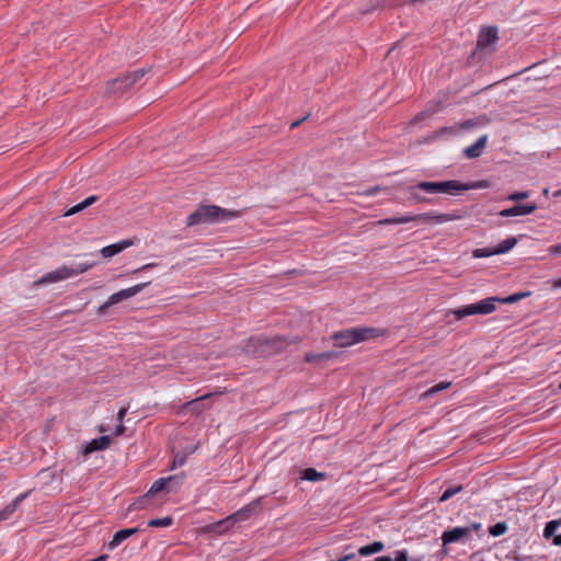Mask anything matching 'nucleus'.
<instances>
[{
	"label": "nucleus",
	"instance_id": "obj_45",
	"mask_svg": "<svg viewBox=\"0 0 561 561\" xmlns=\"http://www.w3.org/2000/svg\"><path fill=\"white\" fill-rule=\"evenodd\" d=\"M375 561H386V556L378 557Z\"/></svg>",
	"mask_w": 561,
	"mask_h": 561
},
{
	"label": "nucleus",
	"instance_id": "obj_11",
	"mask_svg": "<svg viewBox=\"0 0 561 561\" xmlns=\"http://www.w3.org/2000/svg\"><path fill=\"white\" fill-rule=\"evenodd\" d=\"M260 504V499L251 502L241 510L228 516L225 520H221L219 525L232 526L237 522H244L249 519L255 512Z\"/></svg>",
	"mask_w": 561,
	"mask_h": 561
},
{
	"label": "nucleus",
	"instance_id": "obj_16",
	"mask_svg": "<svg viewBox=\"0 0 561 561\" xmlns=\"http://www.w3.org/2000/svg\"><path fill=\"white\" fill-rule=\"evenodd\" d=\"M488 142V136L483 135L480 138L476 140L474 144L467 147L463 152L467 158L474 159L482 154L483 150L485 149Z\"/></svg>",
	"mask_w": 561,
	"mask_h": 561
},
{
	"label": "nucleus",
	"instance_id": "obj_38",
	"mask_svg": "<svg viewBox=\"0 0 561 561\" xmlns=\"http://www.w3.org/2000/svg\"><path fill=\"white\" fill-rule=\"evenodd\" d=\"M156 266H157L156 263H148V264H145L141 267L135 270L133 273L136 274V273L142 272V271H147V270L153 268Z\"/></svg>",
	"mask_w": 561,
	"mask_h": 561
},
{
	"label": "nucleus",
	"instance_id": "obj_36",
	"mask_svg": "<svg viewBox=\"0 0 561 561\" xmlns=\"http://www.w3.org/2000/svg\"><path fill=\"white\" fill-rule=\"evenodd\" d=\"M185 462V456H175L173 462H172V466H171V469H175L178 466L181 467L183 466Z\"/></svg>",
	"mask_w": 561,
	"mask_h": 561
},
{
	"label": "nucleus",
	"instance_id": "obj_30",
	"mask_svg": "<svg viewBox=\"0 0 561 561\" xmlns=\"http://www.w3.org/2000/svg\"><path fill=\"white\" fill-rule=\"evenodd\" d=\"M528 295H529V293H515V294L510 295L507 297L500 298V300L497 302H501V304H514V302H517L520 299L527 297Z\"/></svg>",
	"mask_w": 561,
	"mask_h": 561
},
{
	"label": "nucleus",
	"instance_id": "obj_47",
	"mask_svg": "<svg viewBox=\"0 0 561 561\" xmlns=\"http://www.w3.org/2000/svg\"><path fill=\"white\" fill-rule=\"evenodd\" d=\"M559 388L561 389V382H560V386H559Z\"/></svg>",
	"mask_w": 561,
	"mask_h": 561
},
{
	"label": "nucleus",
	"instance_id": "obj_37",
	"mask_svg": "<svg viewBox=\"0 0 561 561\" xmlns=\"http://www.w3.org/2000/svg\"><path fill=\"white\" fill-rule=\"evenodd\" d=\"M548 252L552 255H561V243L553 244L548 248Z\"/></svg>",
	"mask_w": 561,
	"mask_h": 561
},
{
	"label": "nucleus",
	"instance_id": "obj_15",
	"mask_svg": "<svg viewBox=\"0 0 561 561\" xmlns=\"http://www.w3.org/2000/svg\"><path fill=\"white\" fill-rule=\"evenodd\" d=\"M141 531L140 527H134V528H124L118 531H116L112 538V540L107 543V548L110 550H114L117 548L124 540L131 537L133 535Z\"/></svg>",
	"mask_w": 561,
	"mask_h": 561
},
{
	"label": "nucleus",
	"instance_id": "obj_18",
	"mask_svg": "<svg viewBox=\"0 0 561 561\" xmlns=\"http://www.w3.org/2000/svg\"><path fill=\"white\" fill-rule=\"evenodd\" d=\"M497 39V28L496 27H488L484 28L479 35L478 45L481 47L493 44Z\"/></svg>",
	"mask_w": 561,
	"mask_h": 561
},
{
	"label": "nucleus",
	"instance_id": "obj_42",
	"mask_svg": "<svg viewBox=\"0 0 561 561\" xmlns=\"http://www.w3.org/2000/svg\"><path fill=\"white\" fill-rule=\"evenodd\" d=\"M375 8H376V3L374 2V3H371L370 7H367V8L362 7V8H359V12H360V14H367V13H369Z\"/></svg>",
	"mask_w": 561,
	"mask_h": 561
},
{
	"label": "nucleus",
	"instance_id": "obj_8",
	"mask_svg": "<svg viewBox=\"0 0 561 561\" xmlns=\"http://www.w3.org/2000/svg\"><path fill=\"white\" fill-rule=\"evenodd\" d=\"M147 69L141 68L129 72L121 78H116L107 83L106 92L111 94H122L138 82L146 73Z\"/></svg>",
	"mask_w": 561,
	"mask_h": 561
},
{
	"label": "nucleus",
	"instance_id": "obj_9",
	"mask_svg": "<svg viewBox=\"0 0 561 561\" xmlns=\"http://www.w3.org/2000/svg\"><path fill=\"white\" fill-rule=\"evenodd\" d=\"M149 284H150V282L148 280V282L131 286L129 288L122 289V290L111 295L108 297V299L98 308V313L100 316L104 314L107 308H110L111 306L116 305L123 300H126V299H129V298L136 296L141 290H144Z\"/></svg>",
	"mask_w": 561,
	"mask_h": 561
},
{
	"label": "nucleus",
	"instance_id": "obj_24",
	"mask_svg": "<svg viewBox=\"0 0 561 561\" xmlns=\"http://www.w3.org/2000/svg\"><path fill=\"white\" fill-rule=\"evenodd\" d=\"M517 243V239L515 237L507 238L500 242L495 248V252L497 254H504L511 251Z\"/></svg>",
	"mask_w": 561,
	"mask_h": 561
},
{
	"label": "nucleus",
	"instance_id": "obj_21",
	"mask_svg": "<svg viewBox=\"0 0 561 561\" xmlns=\"http://www.w3.org/2000/svg\"><path fill=\"white\" fill-rule=\"evenodd\" d=\"M383 548H385L383 542H381V541H375V542H373V543H370V545H367V546L360 547V548L357 550V553H358L360 557H367V556H370V554H374V553L380 552Z\"/></svg>",
	"mask_w": 561,
	"mask_h": 561
},
{
	"label": "nucleus",
	"instance_id": "obj_29",
	"mask_svg": "<svg viewBox=\"0 0 561 561\" xmlns=\"http://www.w3.org/2000/svg\"><path fill=\"white\" fill-rule=\"evenodd\" d=\"M508 527L505 523L500 522L490 527L489 533L493 537H499L507 531Z\"/></svg>",
	"mask_w": 561,
	"mask_h": 561
},
{
	"label": "nucleus",
	"instance_id": "obj_6",
	"mask_svg": "<svg viewBox=\"0 0 561 561\" xmlns=\"http://www.w3.org/2000/svg\"><path fill=\"white\" fill-rule=\"evenodd\" d=\"M183 482V473L180 476H170L167 478H160L156 480L149 491L141 497H139L136 502H134L129 506V511L138 510L144 507V502L151 495H154L162 491H173L174 489H178Z\"/></svg>",
	"mask_w": 561,
	"mask_h": 561
},
{
	"label": "nucleus",
	"instance_id": "obj_34",
	"mask_svg": "<svg viewBox=\"0 0 561 561\" xmlns=\"http://www.w3.org/2000/svg\"><path fill=\"white\" fill-rule=\"evenodd\" d=\"M528 197H529V192L528 191H523V192H514V193L510 194L507 196V199L508 201H513V202H517V201L526 199Z\"/></svg>",
	"mask_w": 561,
	"mask_h": 561
},
{
	"label": "nucleus",
	"instance_id": "obj_20",
	"mask_svg": "<svg viewBox=\"0 0 561 561\" xmlns=\"http://www.w3.org/2000/svg\"><path fill=\"white\" fill-rule=\"evenodd\" d=\"M336 357V352L329 351L322 353H307L305 355V360L307 363H319L330 360Z\"/></svg>",
	"mask_w": 561,
	"mask_h": 561
},
{
	"label": "nucleus",
	"instance_id": "obj_4",
	"mask_svg": "<svg viewBox=\"0 0 561 561\" xmlns=\"http://www.w3.org/2000/svg\"><path fill=\"white\" fill-rule=\"evenodd\" d=\"M94 262L78 263L75 267H68L66 265H62L55 271L46 273L42 278L34 282V286L57 283L77 276L89 271L91 267L94 266Z\"/></svg>",
	"mask_w": 561,
	"mask_h": 561
},
{
	"label": "nucleus",
	"instance_id": "obj_40",
	"mask_svg": "<svg viewBox=\"0 0 561 561\" xmlns=\"http://www.w3.org/2000/svg\"><path fill=\"white\" fill-rule=\"evenodd\" d=\"M127 410H128L127 408H121L118 410V412H117V421L118 422H121V423L123 422V420H124V417H125V415L127 413Z\"/></svg>",
	"mask_w": 561,
	"mask_h": 561
},
{
	"label": "nucleus",
	"instance_id": "obj_27",
	"mask_svg": "<svg viewBox=\"0 0 561 561\" xmlns=\"http://www.w3.org/2000/svg\"><path fill=\"white\" fill-rule=\"evenodd\" d=\"M492 255H497V252H495V248H491V247H488V248H479V249H474L472 251V256L476 257V259H481V257H489V256H492Z\"/></svg>",
	"mask_w": 561,
	"mask_h": 561
},
{
	"label": "nucleus",
	"instance_id": "obj_43",
	"mask_svg": "<svg viewBox=\"0 0 561 561\" xmlns=\"http://www.w3.org/2000/svg\"><path fill=\"white\" fill-rule=\"evenodd\" d=\"M553 545L561 546V534L553 537Z\"/></svg>",
	"mask_w": 561,
	"mask_h": 561
},
{
	"label": "nucleus",
	"instance_id": "obj_19",
	"mask_svg": "<svg viewBox=\"0 0 561 561\" xmlns=\"http://www.w3.org/2000/svg\"><path fill=\"white\" fill-rule=\"evenodd\" d=\"M27 493L21 494L0 511V520L8 519L19 507L20 503L26 497Z\"/></svg>",
	"mask_w": 561,
	"mask_h": 561
},
{
	"label": "nucleus",
	"instance_id": "obj_7",
	"mask_svg": "<svg viewBox=\"0 0 561 561\" xmlns=\"http://www.w3.org/2000/svg\"><path fill=\"white\" fill-rule=\"evenodd\" d=\"M459 217L453 214H438L435 211L430 213H422L416 215H404L400 217H392L388 218V225L389 224H407L410 221H419V222H426L428 220L434 219L436 222H447L458 219Z\"/></svg>",
	"mask_w": 561,
	"mask_h": 561
},
{
	"label": "nucleus",
	"instance_id": "obj_22",
	"mask_svg": "<svg viewBox=\"0 0 561 561\" xmlns=\"http://www.w3.org/2000/svg\"><path fill=\"white\" fill-rule=\"evenodd\" d=\"M98 201V196L95 195H92V196H89L88 198H85L83 202L75 205L73 207L69 208L66 213H65V216H71V215H75L83 209H85L87 207L91 206L94 202Z\"/></svg>",
	"mask_w": 561,
	"mask_h": 561
},
{
	"label": "nucleus",
	"instance_id": "obj_23",
	"mask_svg": "<svg viewBox=\"0 0 561 561\" xmlns=\"http://www.w3.org/2000/svg\"><path fill=\"white\" fill-rule=\"evenodd\" d=\"M324 478H325V473L318 472L313 468H307L301 471V479H304V480L316 482V481L323 480Z\"/></svg>",
	"mask_w": 561,
	"mask_h": 561
},
{
	"label": "nucleus",
	"instance_id": "obj_46",
	"mask_svg": "<svg viewBox=\"0 0 561 561\" xmlns=\"http://www.w3.org/2000/svg\"><path fill=\"white\" fill-rule=\"evenodd\" d=\"M472 528H473V529H476V530H478V529L480 528V524H473V525H472Z\"/></svg>",
	"mask_w": 561,
	"mask_h": 561
},
{
	"label": "nucleus",
	"instance_id": "obj_25",
	"mask_svg": "<svg viewBox=\"0 0 561 561\" xmlns=\"http://www.w3.org/2000/svg\"><path fill=\"white\" fill-rule=\"evenodd\" d=\"M211 396H213V393H207V394L201 396L199 398L188 401L185 405L187 408H190L193 412L201 413L205 409L202 401L210 398Z\"/></svg>",
	"mask_w": 561,
	"mask_h": 561
},
{
	"label": "nucleus",
	"instance_id": "obj_1",
	"mask_svg": "<svg viewBox=\"0 0 561 561\" xmlns=\"http://www.w3.org/2000/svg\"><path fill=\"white\" fill-rule=\"evenodd\" d=\"M300 337L288 339L286 336L275 335L272 337H265L263 335L250 337L243 350L247 354L265 357L278 354L285 351L290 344L299 343Z\"/></svg>",
	"mask_w": 561,
	"mask_h": 561
},
{
	"label": "nucleus",
	"instance_id": "obj_26",
	"mask_svg": "<svg viewBox=\"0 0 561 561\" xmlns=\"http://www.w3.org/2000/svg\"><path fill=\"white\" fill-rule=\"evenodd\" d=\"M201 224H205V221L203 219V214L201 211V208H197L194 213H192L191 215L187 216L186 225H187V227H192V226H196V225H201Z\"/></svg>",
	"mask_w": 561,
	"mask_h": 561
},
{
	"label": "nucleus",
	"instance_id": "obj_31",
	"mask_svg": "<svg viewBox=\"0 0 561 561\" xmlns=\"http://www.w3.org/2000/svg\"><path fill=\"white\" fill-rule=\"evenodd\" d=\"M558 526H559V523L557 520H551V522L547 523L545 526V529H543V537L547 539L554 537Z\"/></svg>",
	"mask_w": 561,
	"mask_h": 561
},
{
	"label": "nucleus",
	"instance_id": "obj_13",
	"mask_svg": "<svg viewBox=\"0 0 561 561\" xmlns=\"http://www.w3.org/2000/svg\"><path fill=\"white\" fill-rule=\"evenodd\" d=\"M537 209L536 204L515 205L500 211L501 217H517L533 214Z\"/></svg>",
	"mask_w": 561,
	"mask_h": 561
},
{
	"label": "nucleus",
	"instance_id": "obj_14",
	"mask_svg": "<svg viewBox=\"0 0 561 561\" xmlns=\"http://www.w3.org/2000/svg\"><path fill=\"white\" fill-rule=\"evenodd\" d=\"M111 442V437L106 435L94 438L83 446L82 454L87 456L98 450H105L110 447Z\"/></svg>",
	"mask_w": 561,
	"mask_h": 561
},
{
	"label": "nucleus",
	"instance_id": "obj_5",
	"mask_svg": "<svg viewBox=\"0 0 561 561\" xmlns=\"http://www.w3.org/2000/svg\"><path fill=\"white\" fill-rule=\"evenodd\" d=\"M500 297H488L474 304L462 306L458 309L450 310L449 313L454 314L457 320H461L465 317L476 314H490L496 310V304Z\"/></svg>",
	"mask_w": 561,
	"mask_h": 561
},
{
	"label": "nucleus",
	"instance_id": "obj_3",
	"mask_svg": "<svg viewBox=\"0 0 561 561\" xmlns=\"http://www.w3.org/2000/svg\"><path fill=\"white\" fill-rule=\"evenodd\" d=\"M382 334L375 328L356 327L334 332L331 339L336 347H348L356 343L368 341Z\"/></svg>",
	"mask_w": 561,
	"mask_h": 561
},
{
	"label": "nucleus",
	"instance_id": "obj_17",
	"mask_svg": "<svg viewBox=\"0 0 561 561\" xmlns=\"http://www.w3.org/2000/svg\"><path fill=\"white\" fill-rule=\"evenodd\" d=\"M130 245H133V241L131 240H122V241H119L117 243H113V244L104 247L101 250V254H102L103 257H106V259L107 257H112V256L121 253L125 249L129 248Z\"/></svg>",
	"mask_w": 561,
	"mask_h": 561
},
{
	"label": "nucleus",
	"instance_id": "obj_12",
	"mask_svg": "<svg viewBox=\"0 0 561 561\" xmlns=\"http://www.w3.org/2000/svg\"><path fill=\"white\" fill-rule=\"evenodd\" d=\"M471 533V527H454L446 530L442 535V541L444 546L458 542L466 538Z\"/></svg>",
	"mask_w": 561,
	"mask_h": 561
},
{
	"label": "nucleus",
	"instance_id": "obj_41",
	"mask_svg": "<svg viewBox=\"0 0 561 561\" xmlns=\"http://www.w3.org/2000/svg\"><path fill=\"white\" fill-rule=\"evenodd\" d=\"M310 115L307 114L305 117H302L301 119H298V121H295L290 124V129H295L297 128L302 122H305Z\"/></svg>",
	"mask_w": 561,
	"mask_h": 561
},
{
	"label": "nucleus",
	"instance_id": "obj_44",
	"mask_svg": "<svg viewBox=\"0 0 561 561\" xmlns=\"http://www.w3.org/2000/svg\"><path fill=\"white\" fill-rule=\"evenodd\" d=\"M554 288H561V277L553 282L552 285Z\"/></svg>",
	"mask_w": 561,
	"mask_h": 561
},
{
	"label": "nucleus",
	"instance_id": "obj_28",
	"mask_svg": "<svg viewBox=\"0 0 561 561\" xmlns=\"http://www.w3.org/2000/svg\"><path fill=\"white\" fill-rule=\"evenodd\" d=\"M173 523V518L170 516L163 518H153L147 523L148 527H169Z\"/></svg>",
	"mask_w": 561,
	"mask_h": 561
},
{
	"label": "nucleus",
	"instance_id": "obj_2",
	"mask_svg": "<svg viewBox=\"0 0 561 561\" xmlns=\"http://www.w3.org/2000/svg\"><path fill=\"white\" fill-rule=\"evenodd\" d=\"M486 185L483 182L460 183L456 180L442 181V182H420L411 188V194L419 201H424V197L417 194V191L426 194H447L454 195L458 192L483 188Z\"/></svg>",
	"mask_w": 561,
	"mask_h": 561
},
{
	"label": "nucleus",
	"instance_id": "obj_35",
	"mask_svg": "<svg viewBox=\"0 0 561 561\" xmlns=\"http://www.w3.org/2000/svg\"><path fill=\"white\" fill-rule=\"evenodd\" d=\"M388 561H408V553L404 550L394 551L393 558L388 557Z\"/></svg>",
	"mask_w": 561,
	"mask_h": 561
},
{
	"label": "nucleus",
	"instance_id": "obj_39",
	"mask_svg": "<svg viewBox=\"0 0 561 561\" xmlns=\"http://www.w3.org/2000/svg\"><path fill=\"white\" fill-rule=\"evenodd\" d=\"M125 430H126V428H125V426L123 425V422H122V423H121V422H118V425L115 427L114 434H115L116 436H121V435H123V434L125 433Z\"/></svg>",
	"mask_w": 561,
	"mask_h": 561
},
{
	"label": "nucleus",
	"instance_id": "obj_10",
	"mask_svg": "<svg viewBox=\"0 0 561 561\" xmlns=\"http://www.w3.org/2000/svg\"><path fill=\"white\" fill-rule=\"evenodd\" d=\"M205 224L227 221L239 216V211H231L215 205L199 207Z\"/></svg>",
	"mask_w": 561,
	"mask_h": 561
},
{
	"label": "nucleus",
	"instance_id": "obj_32",
	"mask_svg": "<svg viewBox=\"0 0 561 561\" xmlns=\"http://www.w3.org/2000/svg\"><path fill=\"white\" fill-rule=\"evenodd\" d=\"M462 490V486L461 485H457V486H454V488H447L443 494L440 495L439 497V502H445L447 500H449L450 497H453L455 494L459 493L460 491Z\"/></svg>",
	"mask_w": 561,
	"mask_h": 561
},
{
	"label": "nucleus",
	"instance_id": "obj_33",
	"mask_svg": "<svg viewBox=\"0 0 561 561\" xmlns=\"http://www.w3.org/2000/svg\"><path fill=\"white\" fill-rule=\"evenodd\" d=\"M450 387L449 381H440L426 391V394H434Z\"/></svg>",
	"mask_w": 561,
	"mask_h": 561
}]
</instances>
